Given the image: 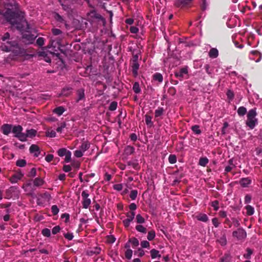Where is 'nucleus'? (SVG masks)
I'll return each instance as SVG.
<instances>
[{
	"label": "nucleus",
	"instance_id": "42",
	"mask_svg": "<svg viewBox=\"0 0 262 262\" xmlns=\"http://www.w3.org/2000/svg\"><path fill=\"white\" fill-rule=\"evenodd\" d=\"M191 129L196 134L199 135L201 133V130L200 129V126L198 125L192 126L191 127Z\"/></svg>",
	"mask_w": 262,
	"mask_h": 262
},
{
	"label": "nucleus",
	"instance_id": "51",
	"mask_svg": "<svg viewBox=\"0 0 262 262\" xmlns=\"http://www.w3.org/2000/svg\"><path fill=\"white\" fill-rule=\"evenodd\" d=\"M117 107V102L116 101H113L111 102L109 106V110L110 111H113L116 110Z\"/></svg>",
	"mask_w": 262,
	"mask_h": 262
},
{
	"label": "nucleus",
	"instance_id": "21",
	"mask_svg": "<svg viewBox=\"0 0 262 262\" xmlns=\"http://www.w3.org/2000/svg\"><path fill=\"white\" fill-rule=\"evenodd\" d=\"M196 219L200 221L206 222L208 220L207 215L205 213H200L196 216Z\"/></svg>",
	"mask_w": 262,
	"mask_h": 262
},
{
	"label": "nucleus",
	"instance_id": "48",
	"mask_svg": "<svg viewBox=\"0 0 262 262\" xmlns=\"http://www.w3.org/2000/svg\"><path fill=\"white\" fill-rule=\"evenodd\" d=\"M219 202L218 201L215 200L211 202V206L213 207V209L215 211L218 210L219 208Z\"/></svg>",
	"mask_w": 262,
	"mask_h": 262
},
{
	"label": "nucleus",
	"instance_id": "56",
	"mask_svg": "<svg viewBox=\"0 0 262 262\" xmlns=\"http://www.w3.org/2000/svg\"><path fill=\"white\" fill-rule=\"evenodd\" d=\"M113 188L117 191H121L123 189L122 184H116L113 185Z\"/></svg>",
	"mask_w": 262,
	"mask_h": 262
},
{
	"label": "nucleus",
	"instance_id": "57",
	"mask_svg": "<svg viewBox=\"0 0 262 262\" xmlns=\"http://www.w3.org/2000/svg\"><path fill=\"white\" fill-rule=\"evenodd\" d=\"M44 41L43 37H39L36 40V43L38 46L41 47L44 45Z\"/></svg>",
	"mask_w": 262,
	"mask_h": 262
},
{
	"label": "nucleus",
	"instance_id": "13",
	"mask_svg": "<svg viewBox=\"0 0 262 262\" xmlns=\"http://www.w3.org/2000/svg\"><path fill=\"white\" fill-rule=\"evenodd\" d=\"M30 151L31 153L34 154V156L38 157L40 154V152L39 150V147L38 146L35 144H32L30 147Z\"/></svg>",
	"mask_w": 262,
	"mask_h": 262
},
{
	"label": "nucleus",
	"instance_id": "31",
	"mask_svg": "<svg viewBox=\"0 0 262 262\" xmlns=\"http://www.w3.org/2000/svg\"><path fill=\"white\" fill-rule=\"evenodd\" d=\"M153 79L159 82H162L163 79L162 75L159 73H155L153 75Z\"/></svg>",
	"mask_w": 262,
	"mask_h": 262
},
{
	"label": "nucleus",
	"instance_id": "6",
	"mask_svg": "<svg viewBox=\"0 0 262 262\" xmlns=\"http://www.w3.org/2000/svg\"><path fill=\"white\" fill-rule=\"evenodd\" d=\"M81 196L82 198V207L87 209L91 203V200L89 198V193L88 190H84L82 192Z\"/></svg>",
	"mask_w": 262,
	"mask_h": 262
},
{
	"label": "nucleus",
	"instance_id": "60",
	"mask_svg": "<svg viewBox=\"0 0 262 262\" xmlns=\"http://www.w3.org/2000/svg\"><path fill=\"white\" fill-rule=\"evenodd\" d=\"M64 235V237L68 240L69 241H71L73 237H74V236L73 235V233H64L63 234Z\"/></svg>",
	"mask_w": 262,
	"mask_h": 262
},
{
	"label": "nucleus",
	"instance_id": "24",
	"mask_svg": "<svg viewBox=\"0 0 262 262\" xmlns=\"http://www.w3.org/2000/svg\"><path fill=\"white\" fill-rule=\"evenodd\" d=\"M164 113V110L163 107H159L157 110H156L155 112V117L158 118L162 116Z\"/></svg>",
	"mask_w": 262,
	"mask_h": 262
},
{
	"label": "nucleus",
	"instance_id": "54",
	"mask_svg": "<svg viewBox=\"0 0 262 262\" xmlns=\"http://www.w3.org/2000/svg\"><path fill=\"white\" fill-rule=\"evenodd\" d=\"M55 18L56 19V20L60 23H64V19L62 18V17L58 13H55Z\"/></svg>",
	"mask_w": 262,
	"mask_h": 262
},
{
	"label": "nucleus",
	"instance_id": "46",
	"mask_svg": "<svg viewBox=\"0 0 262 262\" xmlns=\"http://www.w3.org/2000/svg\"><path fill=\"white\" fill-rule=\"evenodd\" d=\"M16 165L19 167H24L26 165V161L24 159L18 160L17 161Z\"/></svg>",
	"mask_w": 262,
	"mask_h": 262
},
{
	"label": "nucleus",
	"instance_id": "50",
	"mask_svg": "<svg viewBox=\"0 0 262 262\" xmlns=\"http://www.w3.org/2000/svg\"><path fill=\"white\" fill-rule=\"evenodd\" d=\"M132 254L133 251L131 249H127L125 252V256L128 259H130L132 258Z\"/></svg>",
	"mask_w": 262,
	"mask_h": 262
},
{
	"label": "nucleus",
	"instance_id": "36",
	"mask_svg": "<svg viewBox=\"0 0 262 262\" xmlns=\"http://www.w3.org/2000/svg\"><path fill=\"white\" fill-rule=\"evenodd\" d=\"M136 229L140 232L143 233H146L147 232V229L145 227H144L143 225H137L135 227Z\"/></svg>",
	"mask_w": 262,
	"mask_h": 262
},
{
	"label": "nucleus",
	"instance_id": "18",
	"mask_svg": "<svg viewBox=\"0 0 262 262\" xmlns=\"http://www.w3.org/2000/svg\"><path fill=\"white\" fill-rule=\"evenodd\" d=\"M76 94L78 97L77 102L83 99L85 97L84 90L83 89H80L78 90L77 91Z\"/></svg>",
	"mask_w": 262,
	"mask_h": 262
},
{
	"label": "nucleus",
	"instance_id": "16",
	"mask_svg": "<svg viewBox=\"0 0 262 262\" xmlns=\"http://www.w3.org/2000/svg\"><path fill=\"white\" fill-rule=\"evenodd\" d=\"M232 256L230 253H225L220 258L219 262H231Z\"/></svg>",
	"mask_w": 262,
	"mask_h": 262
},
{
	"label": "nucleus",
	"instance_id": "15",
	"mask_svg": "<svg viewBox=\"0 0 262 262\" xmlns=\"http://www.w3.org/2000/svg\"><path fill=\"white\" fill-rule=\"evenodd\" d=\"M251 180L249 178H242L239 180V184L243 187H247L251 184Z\"/></svg>",
	"mask_w": 262,
	"mask_h": 262
},
{
	"label": "nucleus",
	"instance_id": "32",
	"mask_svg": "<svg viewBox=\"0 0 262 262\" xmlns=\"http://www.w3.org/2000/svg\"><path fill=\"white\" fill-rule=\"evenodd\" d=\"M133 90L136 94H139L141 92L139 84L138 82H135L133 86Z\"/></svg>",
	"mask_w": 262,
	"mask_h": 262
},
{
	"label": "nucleus",
	"instance_id": "64",
	"mask_svg": "<svg viewBox=\"0 0 262 262\" xmlns=\"http://www.w3.org/2000/svg\"><path fill=\"white\" fill-rule=\"evenodd\" d=\"M52 32L54 35H58L61 34L62 31L59 29L54 28L52 29Z\"/></svg>",
	"mask_w": 262,
	"mask_h": 262
},
{
	"label": "nucleus",
	"instance_id": "43",
	"mask_svg": "<svg viewBox=\"0 0 262 262\" xmlns=\"http://www.w3.org/2000/svg\"><path fill=\"white\" fill-rule=\"evenodd\" d=\"M42 234L46 237H50L51 236V231L48 228L43 229L41 231Z\"/></svg>",
	"mask_w": 262,
	"mask_h": 262
},
{
	"label": "nucleus",
	"instance_id": "44",
	"mask_svg": "<svg viewBox=\"0 0 262 262\" xmlns=\"http://www.w3.org/2000/svg\"><path fill=\"white\" fill-rule=\"evenodd\" d=\"M129 241L133 247H136L139 245V241L136 237L130 239Z\"/></svg>",
	"mask_w": 262,
	"mask_h": 262
},
{
	"label": "nucleus",
	"instance_id": "34",
	"mask_svg": "<svg viewBox=\"0 0 262 262\" xmlns=\"http://www.w3.org/2000/svg\"><path fill=\"white\" fill-rule=\"evenodd\" d=\"M145 122L146 124L149 127H151L153 125V122H152V117L147 114L145 115Z\"/></svg>",
	"mask_w": 262,
	"mask_h": 262
},
{
	"label": "nucleus",
	"instance_id": "33",
	"mask_svg": "<svg viewBox=\"0 0 262 262\" xmlns=\"http://www.w3.org/2000/svg\"><path fill=\"white\" fill-rule=\"evenodd\" d=\"M247 113V109L244 106H240L237 110V114L240 116H244Z\"/></svg>",
	"mask_w": 262,
	"mask_h": 262
},
{
	"label": "nucleus",
	"instance_id": "2",
	"mask_svg": "<svg viewBox=\"0 0 262 262\" xmlns=\"http://www.w3.org/2000/svg\"><path fill=\"white\" fill-rule=\"evenodd\" d=\"M10 34L8 32L5 33L1 36L0 40L4 42L1 48L3 51L6 52H12L15 54H18L20 52V48L16 41H9Z\"/></svg>",
	"mask_w": 262,
	"mask_h": 262
},
{
	"label": "nucleus",
	"instance_id": "5",
	"mask_svg": "<svg viewBox=\"0 0 262 262\" xmlns=\"http://www.w3.org/2000/svg\"><path fill=\"white\" fill-rule=\"evenodd\" d=\"M23 129L22 126L18 125L13 126L12 130V133L14 134V137L22 142L25 140V133H22Z\"/></svg>",
	"mask_w": 262,
	"mask_h": 262
},
{
	"label": "nucleus",
	"instance_id": "49",
	"mask_svg": "<svg viewBox=\"0 0 262 262\" xmlns=\"http://www.w3.org/2000/svg\"><path fill=\"white\" fill-rule=\"evenodd\" d=\"M51 211L53 215H56L59 212V209L57 205H53L51 207Z\"/></svg>",
	"mask_w": 262,
	"mask_h": 262
},
{
	"label": "nucleus",
	"instance_id": "23",
	"mask_svg": "<svg viewBox=\"0 0 262 262\" xmlns=\"http://www.w3.org/2000/svg\"><path fill=\"white\" fill-rule=\"evenodd\" d=\"M151 257L152 259L156 258L157 257H161V255L159 254V251L155 249H152L150 251Z\"/></svg>",
	"mask_w": 262,
	"mask_h": 262
},
{
	"label": "nucleus",
	"instance_id": "52",
	"mask_svg": "<svg viewBox=\"0 0 262 262\" xmlns=\"http://www.w3.org/2000/svg\"><path fill=\"white\" fill-rule=\"evenodd\" d=\"M115 237L113 235H108L106 237V242L109 244H112L115 242Z\"/></svg>",
	"mask_w": 262,
	"mask_h": 262
},
{
	"label": "nucleus",
	"instance_id": "62",
	"mask_svg": "<svg viewBox=\"0 0 262 262\" xmlns=\"http://www.w3.org/2000/svg\"><path fill=\"white\" fill-rule=\"evenodd\" d=\"M141 246L142 248H149L150 246V244L148 241H143L141 242Z\"/></svg>",
	"mask_w": 262,
	"mask_h": 262
},
{
	"label": "nucleus",
	"instance_id": "17",
	"mask_svg": "<svg viewBox=\"0 0 262 262\" xmlns=\"http://www.w3.org/2000/svg\"><path fill=\"white\" fill-rule=\"evenodd\" d=\"M73 89L70 87H66L64 88L61 91V95L63 96H69L70 95L72 92Z\"/></svg>",
	"mask_w": 262,
	"mask_h": 262
},
{
	"label": "nucleus",
	"instance_id": "37",
	"mask_svg": "<svg viewBox=\"0 0 262 262\" xmlns=\"http://www.w3.org/2000/svg\"><path fill=\"white\" fill-rule=\"evenodd\" d=\"M136 220L138 224H143L145 222L144 218L140 214L136 215Z\"/></svg>",
	"mask_w": 262,
	"mask_h": 262
},
{
	"label": "nucleus",
	"instance_id": "27",
	"mask_svg": "<svg viewBox=\"0 0 262 262\" xmlns=\"http://www.w3.org/2000/svg\"><path fill=\"white\" fill-rule=\"evenodd\" d=\"M90 145L88 141H84L82 143L80 148L83 152H84L90 148Z\"/></svg>",
	"mask_w": 262,
	"mask_h": 262
},
{
	"label": "nucleus",
	"instance_id": "14",
	"mask_svg": "<svg viewBox=\"0 0 262 262\" xmlns=\"http://www.w3.org/2000/svg\"><path fill=\"white\" fill-rule=\"evenodd\" d=\"M101 248L98 247H95L87 251V254L89 256H92L94 254H99L100 253Z\"/></svg>",
	"mask_w": 262,
	"mask_h": 262
},
{
	"label": "nucleus",
	"instance_id": "19",
	"mask_svg": "<svg viewBox=\"0 0 262 262\" xmlns=\"http://www.w3.org/2000/svg\"><path fill=\"white\" fill-rule=\"evenodd\" d=\"M209 56L211 58H215L219 55V51L216 48H211L209 53Z\"/></svg>",
	"mask_w": 262,
	"mask_h": 262
},
{
	"label": "nucleus",
	"instance_id": "7",
	"mask_svg": "<svg viewBox=\"0 0 262 262\" xmlns=\"http://www.w3.org/2000/svg\"><path fill=\"white\" fill-rule=\"evenodd\" d=\"M135 213L134 211H129L126 213V216L127 218L123 220V224L125 228H128L130 224V222L133 221L135 218Z\"/></svg>",
	"mask_w": 262,
	"mask_h": 262
},
{
	"label": "nucleus",
	"instance_id": "29",
	"mask_svg": "<svg viewBox=\"0 0 262 262\" xmlns=\"http://www.w3.org/2000/svg\"><path fill=\"white\" fill-rule=\"evenodd\" d=\"M209 162V160L206 157L201 158L199 160V164L202 166H206Z\"/></svg>",
	"mask_w": 262,
	"mask_h": 262
},
{
	"label": "nucleus",
	"instance_id": "25",
	"mask_svg": "<svg viewBox=\"0 0 262 262\" xmlns=\"http://www.w3.org/2000/svg\"><path fill=\"white\" fill-rule=\"evenodd\" d=\"M65 111V108L63 106H58L53 110V113L56 114L58 116L61 115Z\"/></svg>",
	"mask_w": 262,
	"mask_h": 262
},
{
	"label": "nucleus",
	"instance_id": "10",
	"mask_svg": "<svg viewBox=\"0 0 262 262\" xmlns=\"http://www.w3.org/2000/svg\"><path fill=\"white\" fill-rule=\"evenodd\" d=\"M37 134V130L34 129H27L26 133H25V140H23V142H25L27 140V138H33Z\"/></svg>",
	"mask_w": 262,
	"mask_h": 262
},
{
	"label": "nucleus",
	"instance_id": "1",
	"mask_svg": "<svg viewBox=\"0 0 262 262\" xmlns=\"http://www.w3.org/2000/svg\"><path fill=\"white\" fill-rule=\"evenodd\" d=\"M14 7V11L10 9H7L4 15L7 20L17 30L26 31V32L23 34V39H24L26 43L31 44L37 36L30 33L31 27L25 19V12L20 10L17 4L15 5Z\"/></svg>",
	"mask_w": 262,
	"mask_h": 262
},
{
	"label": "nucleus",
	"instance_id": "38",
	"mask_svg": "<svg viewBox=\"0 0 262 262\" xmlns=\"http://www.w3.org/2000/svg\"><path fill=\"white\" fill-rule=\"evenodd\" d=\"M155 236H156L155 231L154 230H151L148 232V235H147V238L149 241H150L153 240L155 238Z\"/></svg>",
	"mask_w": 262,
	"mask_h": 262
},
{
	"label": "nucleus",
	"instance_id": "11",
	"mask_svg": "<svg viewBox=\"0 0 262 262\" xmlns=\"http://www.w3.org/2000/svg\"><path fill=\"white\" fill-rule=\"evenodd\" d=\"M24 174L21 172H17L11 177L10 178V181L12 183H15L17 182L18 180H21Z\"/></svg>",
	"mask_w": 262,
	"mask_h": 262
},
{
	"label": "nucleus",
	"instance_id": "39",
	"mask_svg": "<svg viewBox=\"0 0 262 262\" xmlns=\"http://www.w3.org/2000/svg\"><path fill=\"white\" fill-rule=\"evenodd\" d=\"M69 150H68L64 148H60L57 151L58 155L60 157H63L65 156Z\"/></svg>",
	"mask_w": 262,
	"mask_h": 262
},
{
	"label": "nucleus",
	"instance_id": "41",
	"mask_svg": "<svg viewBox=\"0 0 262 262\" xmlns=\"http://www.w3.org/2000/svg\"><path fill=\"white\" fill-rule=\"evenodd\" d=\"M217 242L222 245L225 246L227 244V239L225 235H223L220 239L217 240Z\"/></svg>",
	"mask_w": 262,
	"mask_h": 262
},
{
	"label": "nucleus",
	"instance_id": "22",
	"mask_svg": "<svg viewBox=\"0 0 262 262\" xmlns=\"http://www.w3.org/2000/svg\"><path fill=\"white\" fill-rule=\"evenodd\" d=\"M45 183L44 180L40 178H36L33 181V184L36 187L41 186Z\"/></svg>",
	"mask_w": 262,
	"mask_h": 262
},
{
	"label": "nucleus",
	"instance_id": "63",
	"mask_svg": "<svg viewBox=\"0 0 262 262\" xmlns=\"http://www.w3.org/2000/svg\"><path fill=\"white\" fill-rule=\"evenodd\" d=\"M60 230V227L59 226H56L53 227V228L52 230V232L53 234H56L59 232Z\"/></svg>",
	"mask_w": 262,
	"mask_h": 262
},
{
	"label": "nucleus",
	"instance_id": "8",
	"mask_svg": "<svg viewBox=\"0 0 262 262\" xmlns=\"http://www.w3.org/2000/svg\"><path fill=\"white\" fill-rule=\"evenodd\" d=\"M193 0H176L174 5L178 8H183L190 5Z\"/></svg>",
	"mask_w": 262,
	"mask_h": 262
},
{
	"label": "nucleus",
	"instance_id": "58",
	"mask_svg": "<svg viewBox=\"0 0 262 262\" xmlns=\"http://www.w3.org/2000/svg\"><path fill=\"white\" fill-rule=\"evenodd\" d=\"M168 93L171 96H174L176 93V89L173 86L170 87L168 90Z\"/></svg>",
	"mask_w": 262,
	"mask_h": 262
},
{
	"label": "nucleus",
	"instance_id": "45",
	"mask_svg": "<svg viewBox=\"0 0 262 262\" xmlns=\"http://www.w3.org/2000/svg\"><path fill=\"white\" fill-rule=\"evenodd\" d=\"M138 191L137 190H133L130 191L129 197L132 200H135L137 196Z\"/></svg>",
	"mask_w": 262,
	"mask_h": 262
},
{
	"label": "nucleus",
	"instance_id": "28",
	"mask_svg": "<svg viewBox=\"0 0 262 262\" xmlns=\"http://www.w3.org/2000/svg\"><path fill=\"white\" fill-rule=\"evenodd\" d=\"M250 54L255 57H257V59L253 58L256 62H258L261 59V54L258 51H252Z\"/></svg>",
	"mask_w": 262,
	"mask_h": 262
},
{
	"label": "nucleus",
	"instance_id": "20",
	"mask_svg": "<svg viewBox=\"0 0 262 262\" xmlns=\"http://www.w3.org/2000/svg\"><path fill=\"white\" fill-rule=\"evenodd\" d=\"M132 72L135 77L138 75V70L139 68V64L138 62L132 63Z\"/></svg>",
	"mask_w": 262,
	"mask_h": 262
},
{
	"label": "nucleus",
	"instance_id": "3",
	"mask_svg": "<svg viewBox=\"0 0 262 262\" xmlns=\"http://www.w3.org/2000/svg\"><path fill=\"white\" fill-rule=\"evenodd\" d=\"M256 108L250 110L247 113L246 124L250 129H253L258 123V120L256 118Z\"/></svg>",
	"mask_w": 262,
	"mask_h": 262
},
{
	"label": "nucleus",
	"instance_id": "26",
	"mask_svg": "<svg viewBox=\"0 0 262 262\" xmlns=\"http://www.w3.org/2000/svg\"><path fill=\"white\" fill-rule=\"evenodd\" d=\"M135 151V148L131 146H127L124 149V152L127 155H130Z\"/></svg>",
	"mask_w": 262,
	"mask_h": 262
},
{
	"label": "nucleus",
	"instance_id": "47",
	"mask_svg": "<svg viewBox=\"0 0 262 262\" xmlns=\"http://www.w3.org/2000/svg\"><path fill=\"white\" fill-rule=\"evenodd\" d=\"M169 162L171 164H174L177 162V157L174 155H170L168 157Z\"/></svg>",
	"mask_w": 262,
	"mask_h": 262
},
{
	"label": "nucleus",
	"instance_id": "59",
	"mask_svg": "<svg viewBox=\"0 0 262 262\" xmlns=\"http://www.w3.org/2000/svg\"><path fill=\"white\" fill-rule=\"evenodd\" d=\"M36 174V170L35 168H32L30 171L29 172L28 176L29 177H34Z\"/></svg>",
	"mask_w": 262,
	"mask_h": 262
},
{
	"label": "nucleus",
	"instance_id": "4",
	"mask_svg": "<svg viewBox=\"0 0 262 262\" xmlns=\"http://www.w3.org/2000/svg\"><path fill=\"white\" fill-rule=\"evenodd\" d=\"M232 236L238 241L243 242L247 237V232L242 228H239L232 232Z\"/></svg>",
	"mask_w": 262,
	"mask_h": 262
},
{
	"label": "nucleus",
	"instance_id": "40",
	"mask_svg": "<svg viewBox=\"0 0 262 262\" xmlns=\"http://www.w3.org/2000/svg\"><path fill=\"white\" fill-rule=\"evenodd\" d=\"M247 253L244 254L243 256L244 258L247 259H250L251 258V256L252 254L253 251L252 249L250 248H247L246 249Z\"/></svg>",
	"mask_w": 262,
	"mask_h": 262
},
{
	"label": "nucleus",
	"instance_id": "61",
	"mask_svg": "<svg viewBox=\"0 0 262 262\" xmlns=\"http://www.w3.org/2000/svg\"><path fill=\"white\" fill-rule=\"evenodd\" d=\"M83 151L81 150H76L74 152V156L77 158H80L83 156Z\"/></svg>",
	"mask_w": 262,
	"mask_h": 262
},
{
	"label": "nucleus",
	"instance_id": "53",
	"mask_svg": "<svg viewBox=\"0 0 262 262\" xmlns=\"http://www.w3.org/2000/svg\"><path fill=\"white\" fill-rule=\"evenodd\" d=\"M227 96L230 100H232L234 98V94L232 91L229 90L226 93Z\"/></svg>",
	"mask_w": 262,
	"mask_h": 262
},
{
	"label": "nucleus",
	"instance_id": "35",
	"mask_svg": "<svg viewBox=\"0 0 262 262\" xmlns=\"http://www.w3.org/2000/svg\"><path fill=\"white\" fill-rule=\"evenodd\" d=\"M128 165L131 166L136 170H138L140 169V167L139 165V163L137 162H133V161H128L127 162Z\"/></svg>",
	"mask_w": 262,
	"mask_h": 262
},
{
	"label": "nucleus",
	"instance_id": "55",
	"mask_svg": "<svg viewBox=\"0 0 262 262\" xmlns=\"http://www.w3.org/2000/svg\"><path fill=\"white\" fill-rule=\"evenodd\" d=\"M46 136L47 137H51V138L55 137L56 136V133L54 130H48L46 132Z\"/></svg>",
	"mask_w": 262,
	"mask_h": 262
},
{
	"label": "nucleus",
	"instance_id": "30",
	"mask_svg": "<svg viewBox=\"0 0 262 262\" xmlns=\"http://www.w3.org/2000/svg\"><path fill=\"white\" fill-rule=\"evenodd\" d=\"M245 209H246V213L248 215H252L254 213V209L251 205H247L245 207Z\"/></svg>",
	"mask_w": 262,
	"mask_h": 262
},
{
	"label": "nucleus",
	"instance_id": "12",
	"mask_svg": "<svg viewBox=\"0 0 262 262\" xmlns=\"http://www.w3.org/2000/svg\"><path fill=\"white\" fill-rule=\"evenodd\" d=\"M12 125L10 124H4L1 127L3 133L5 135H8L12 130Z\"/></svg>",
	"mask_w": 262,
	"mask_h": 262
},
{
	"label": "nucleus",
	"instance_id": "9",
	"mask_svg": "<svg viewBox=\"0 0 262 262\" xmlns=\"http://www.w3.org/2000/svg\"><path fill=\"white\" fill-rule=\"evenodd\" d=\"M188 74V70L187 68H181L179 72L174 73L175 76L179 78L180 80H182L185 74Z\"/></svg>",
	"mask_w": 262,
	"mask_h": 262
}]
</instances>
